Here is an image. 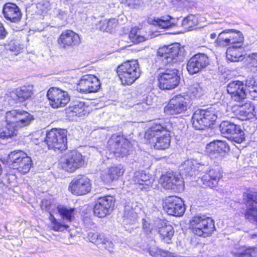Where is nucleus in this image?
Masks as SVG:
<instances>
[{"instance_id": "ea45409f", "label": "nucleus", "mask_w": 257, "mask_h": 257, "mask_svg": "<svg viewBox=\"0 0 257 257\" xmlns=\"http://www.w3.org/2000/svg\"><path fill=\"white\" fill-rule=\"evenodd\" d=\"M128 38L131 42L134 43H139L147 40L148 38L142 35L141 30L133 28L132 29L128 35Z\"/></svg>"}, {"instance_id": "09e8293b", "label": "nucleus", "mask_w": 257, "mask_h": 257, "mask_svg": "<svg viewBox=\"0 0 257 257\" xmlns=\"http://www.w3.org/2000/svg\"><path fill=\"white\" fill-rule=\"evenodd\" d=\"M195 17L193 15H190L184 19L182 21V25L186 28H191L193 25L196 23V21H194Z\"/></svg>"}, {"instance_id": "c756f323", "label": "nucleus", "mask_w": 257, "mask_h": 257, "mask_svg": "<svg viewBox=\"0 0 257 257\" xmlns=\"http://www.w3.org/2000/svg\"><path fill=\"white\" fill-rule=\"evenodd\" d=\"M3 12L5 18L12 22H18L21 19L22 14L20 10L15 4H6L3 8Z\"/></svg>"}, {"instance_id": "de8ad7c7", "label": "nucleus", "mask_w": 257, "mask_h": 257, "mask_svg": "<svg viewBox=\"0 0 257 257\" xmlns=\"http://www.w3.org/2000/svg\"><path fill=\"white\" fill-rule=\"evenodd\" d=\"M98 247L100 249H105L111 252L113 247V244L111 241L109 240L107 238L104 237L103 236L101 241L100 244L98 245Z\"/></svg>"}, {"instance_id": "58836bf2", "label": "nucleus", "mask_w": 257, "mask_h": 257, "mask_svg": "<svg viewBox=\"0 0 257 257\" xmlns=\"http://www.w3.org/2000/svg\"><path fill=\"white\" fill-rule=\"evenodd\" d=\"M150 254L154 257H181L174 253L163 250L158 247H151L149 249Z\"/></svg>"}, {"instance_id": "cd10ccee", "label": "nucleus", "mask_w": 257, "mask_h": 257, "mask_svg": "<svg viewBox=\"0 0 257 257\" xmlns=\"http://www.w3.org/2000/svg\"><path fill=\"white\" fill-rule=\"evenodd\" d=\"M153 180L151 175L145 171H139L134 173L132 181L137 187L143 190H146L152 186Z\"/></svg>"}, {"instance_id": "2eb2a0df", "label": "nucleus", "mask_w": 257, "mask_h": 257, "mask_svg": "<svg viewBox=\"0 0 257 257\" xmlns=\"http://www.w3.org/2000/svg\"><path fill=\"white\" fill-rule=\"evenodd\" d=\"M100 87V82L96 77L92 75H85L80 79L76 90L82 93H89L96 92Z\"/></svg>"}, {"instance_id": "13d9d810", "label": "nucleus", "mask_w": 257, "mask_h": 257, "mask_svg": "<svg viewBox=\"0 0 257 257\" xmlns=\"http://www.w3.org/2000/svg\"><path fill=\"white\" fill-rule=\"evenodd\" d=\"M97 28L100 30L108 32V27L107 26V20L101 21L97 25Z\"/></svg>"}, {"instance_id": "ddd939ff", "label": "nucleus", "mask_w": 257, "mask_h": 257, "mask_svg": "<svg viewBox=\"0 0 257 257\" xmlns=\"http://www.w3.org/2000/svg\"><path fill=\"white\" fill-rule=\"evenodd\" d=\"M50 105L54 108L65 106L69 101L68 92L58 87H51L47 92Z\"/></svg>"}, {"instance_id": "aec40b11", "label": "nucleus", "mask_w": 257, "mask_h": 257, "mask_svg": "<svg viewBox=\"0 0 257 257\" xmlns=\"http://www.w3.org/2000/svg\"><path fill=\"white\" fill-rule=\"evenodd\" d=\"M113 204V198L110 196L99 198L95 202L93 208L94 215L100 218L106 216Z\"/></svg>"}, {"instance_id": "4d7b16f0", "label": "nucleus", "mask_w": 257, "mask_h": 257, "mask_svg": "<svg viewBox=\"0 0 257 257\" xmlns=\"http://www.w3.org/2000/svg\"><path fill=\"white\" fill-rule=\"evenodd\" d=\"M126 3L131 8L136 9L141 5V0H126Z\"/></svg>"}, {"instance_id": "8fccbe9b", "label": "nucleus", "mask_w": 257, "mask_h": 257, "mask_svg": "<svg viewBox=\"0 0 257 257\" xmlns=\"http://www.w3.org/2000/svg\"><path fill=\"white\" fill-rule=\"evenodd\" d=\"M37 8L42 12H45L50 8V4L48 0H42L37 5Z\"/></svg>"}, {"instance_id": "603ef678", "label": "nucleus", "mask_w": 257, "mask_h": 257, "mask_svg": "<svg viewBox=\"0 0 257 257\" xmlns=\"http://www.w3.org/2000/svg\"><path fill=\"white\" fill-rule=\"evenodd\" d=\"M41 207L42 210L49 212L50 215L51 214H52L51 210L53 205L51 204L50 201L48 200H43L42 201Z\"/></svg>"}, {"instance_id": "79ce46f5", "label": "nucleus", "mask_w": 257, "mask_h": 257, "mask_svg": "<svg viewBox=\"0 0 257 257\" xmlns=\"http://www.w3.org/2000/svg\"><path fill=\"white\" fill-rule=\"evenodd\" d=\"M49 218L51 222V228L55 231H63L69 227L68 225L58 220L53 214H51Z\"/></svg>"}, {"instance_id": "393cba45", "label": "nucleus", "mask_w": 257, "mask_h": 257, "mask_svg": "<svg viewBox=\"0 0 257 257\" xmlns=\"http://www.w3.org/2000/svg\"><path fill=\"white\" fill-rule=\"evenodd\" d=\"M141 210L138 203L135 201L127 202L124 205L123 222L124 224H133L137 220L138 214Z\"/></svg>"}, {"instance_id": "4c0bfd02", "label": "nucleus", "mask_w": 257, "mask_h": 257, "mask_svg": "<svg viewBox=\"0 0 257 257\" xmlns=\"http://www.w3.org/2000/svg\"><path fill=\"white\" fill-rule=\"evenodd\" d=\"M230 40L231 46L242 47L243 37L240 32L230 29Z\"/></svg>"}, {"instance_id": "39448f33", "label": "nucleus", "mask_w": 257, "mask_h": 257, "mask_svg": "<svg viewBox=\"0 0 257 257\" xmlns=\"http://www.w3.org/2000/svg\"><path fill=\"white\" fill-rule=\"evenodd\" d=\"M117 73L122 84H132L140 76L141 71L137 60L122 63L117 67Z\"/></svg>"}, {"instance_id": "5701e85b", "label": "nucleus", "mask_w": 257, "mask_h": 257, "mask_svg": "<svg viewBox=\"0 0 257 257\" xmlns=\"http://www.w3.org/2000/svg\"><path fill=\"white\" fill-rule=\"evenodd\" d=\"M229 150V147L225 142L216 140L206 145L205 152L210 158L216 159L221 158Z\"/></svg>"}, {"instance_id": "052dcab7", "label": "nucleus", "mask_w": 257, "mask_h": 257, "mask_svg": "<svg viewBox=\"0 0 257 257\" xmlns=\"http://www.w3.org/2000/svg\"><path fill=\"white\" fill-rule=\"evenodd\" d=\"M7 34V33L3 25L0 23V39H3L5 38Z\"/></svg>"}, {"instance_id": "c9c22d12", "label": "nucleus", "mask_w": 257, "mask_h": 257, "mask_svg": "<svg viewBox=\"0 0 257 257\" xmlns=\"http://www.w3.org/2000/svg\"><path fill=\"white\" fill-rule=\"evenodd\" d=\"M238 125L229 121H223L220 124V131L221 133L226 138L232 134L233 132L238 130Z\"/></svg>"}, {"instance_id": "2f4dec72", "label": "nucleus", "mask_w": 257, "mask_h": 257, "mask_svg": "<svg viewBox=\"0 0 257 257\" xmlns=\"http://www.w3.org/2000/svg\"><path fill=\"white\" fill-rule=\"evenodd\" d=\"M149 23H152L153 25L158 26L160 29H168L175 26V19H173L170 16H163L161 18H154L148 20Z\"/></svg>"}, {"instance_id": "a211bd4d", "label": "nucleus", "mask_w": 257, "mask_h": 257, "mask_svg": "<svg viewBox=\"0 0 257 257\" xmlns=\"http://www.w3.org/2000/svg\"><path fill=\"white\" fill-rule=\"evenodd\" d=\"M226 90L231 99L235 101H242L246 98L247 91L242 81H231L227 84Z\"/></svg>"}, {"instance_id": "bb28decb", "label": "nucleus", "mask_w": 257, "mask_h": 257, "mask_svg": "<svg viewBox=\"0 0 257 257\" xmlns=\"http://www.w3.org/2000/svg\"><path fill=\"white\" fill-rule=\"evenodd\" d=\"M32 85H24L15 89L8 93V97L15 101L23 102L28 99L33 94Z\"/></svg>"}, {"instance_id": "412c9836", "label": "nucleus", "mask_w": 257, "mask_h": 257, "mask_svg": "<svg viewBox=\"0 0 257 257\" xmlns=\"http://www.w3.org/2000/svg\"><path fill=\"white\" fill-rule=\"evenodd\" d=\"M58 43L60 48L69 49L78 45L80 43V39L78 34L72 30H67L61 33Z\"/></svg>"}, {"instance_id": "e2e57ef3", "label": "nucleus", "mask_w": 257, "mask_h": 257, "mask_svg": "<svg viewBox=\"0 0 257 257\" xmlns=\"http://www.w3.org/2000/svg\"><path fill=\"white\" fill-rule=\"evenodd\" d=\"M210 38L212 40H215L216 41L217 37V34L215 33H212L210 35Z\"/></svg>"}, {"instance_id": "e433bc0d", "label": "nucleus", "mask_w": 257, "mask_h": 257, "mask_svg": "<svg viewBox=\"0 0 257 257\" xmlns=\"http://www.w3.org/2000/svg\"><path fill=\"white\" fill-rule=\"evenodd\" d=\"M215 44L216 46L220 47L230 45V29H226L219 33Z\"/></svg>"}, {"instance_id": "680f3d73", "label": "nucleus", "mask_w": 257, "mask_h": 257, "mask_svg": "<svg viewBox=\"0 0 257 257\" xmlns=\"http://www.w3.org/2000/svg\"><path fill=\"white\" fill-rule=\"evenodd\" d=\"M248 91L251 96L253 97H257V87H250Z\"/></svg>"}, {"instance_id": "a19ab883", "label": "nucleus", "mask_w": 257, "mask_h": 257, "mask_svg": "<svg viewBox=\"0 0 257 257\" xmlns=\"http://www.w3.org/2000/svg\"><path fill=\"white\" fill-rule=\"evenodd\" d=\"M58 211L62 218L68 222H71L74 217V209L60 206L57 207Z\"/></svg>"}, {"instance_id": "20e7f679", "label": "nucleus", "mask_w": 257, "mask_h": 257, "mask_svg": "<svg viewBox=\"0 0 257 257\" xmlns=\"http://www.w3.org/2000/svg\"><path fill=\"white\" fill-rule=\"evenodd\" d=\"M189 224L192 232L199 236H208L215 228L213 220L204 215L198 214L192 217Z\"/></svg>"}, {"instance_id": "6ab92c4d", "label": "nucleus", "mask_w": 257, "mask_h": 257, "mask_svg": "<svg viewBox=\"0 0 257 257\" xmlns=\"http://www.w3.org/2000/svg\"><path fill=\"white\" fill-rule=\"evenodd\" d=\"M208 169V166L205 165L203 169L205 170L201 171L205 174L203 176L200 174L198 178L205 186L213 188L217 185L218 181L222 177L221 171L219 168L212 169L209 171Z\"/></svg>"}, {"instance_id": "5fc2aeb1", "label": "nucleus", "mask_w": 257, "mask_h": 257, "mask_svg": "<svg viewBox=\"0 0 257 257\" xmlns=\"http://www.w3.org/2000/svg\"><path fill=\"white\" fill-rule=\"evenodd\" d=\"M246 87H248V88L252 87H257V78H255L253 77H248L246 80L245 84H244Z\"/></svg>"}, {"instance_id": "1a4fd4ad", "label": "nucleus", "mask_w": 257, "mask_h": 257, "mask_svg": "<svg viewBox=\"0 0 257 257\" xmlns=\"http://www.w3.org/2000/svg\"><path fill=\"white\" fill-rule=\"evenodd\" d=\"M67 131L54 128L47 133L45 142L50 149L64 150L67 148Z\"/></svg>"}, {"instance_id": "4468645a", "label": "nucleus", "mask_w": 257, "mask_h": 257, "mask_svg": "<svg viewBox=\"0 0 257 257\" xmlns=\"http://www.w3.org/2000/svg\"><path fill=\"white\" fill-rule=\"evenodd\" d=\"M157 53L160 60L166 65L176 60V58L181 55V50L179 44L175 43L160 48Z\"/></svg>"}, {"instance_id": "a878e982", "label": "nucleus", "mask_w": 257, "mask_h": 257, "mask_svg": "<svg viewBox=\"0 0 257 257\" xmlns=\"http://www.w3.org/2000/svg\"><path fill=\"white\" fill-rule=\"evenodd\" d=\"M160 182L164 188L175 191H179L183 184L182 179L174 173H168L162 175Z\"/></svg>"}, {"instance_id": "b1692460", "label": "nucleus", "mask_w": 257, "mask_h": 257, "mask_svg": "<svg viewBox=\"0 0 257 257\" xmlns=\"http://www.w3.org/2000/svg\"><path fill=\"white\" fill-rule=\"evenodd\" d=\"M205 164L198 163L196 160L189 159L185 161L180 168V175L184 176L198 175L204 171Z\"/></svg>"}, {"instance_id": "6e6d98bb", "label": "nucleus", "mask_w": 257, "mask_h": 257, "mask_svg": "<svg viewBox=\"0 0 257 257\" xmlns=\"http://www.w3.org/2000/svg\"><path fill=\"white\" fill-rule=\"evenodd\" d=\"M143 228L147 234L151 232L153 230V225L148 223L146 219H143Z\"/></svg>"}, {"instance_id": "f704fd0d", "label": "nucleus", "mask_w": 257, "mask_h": 257, "mask_svg": "<svg viewBox=\"0 0 257 257\" xmlns=\"http://www.w3.org/2000/svg\"><path fill=\"white\" fill-rule=\"evenodd\" d=\"M242 48L230 46L226 50V58L231 62H237L242 59Z\"/></svg>"}, {"instance_id": "7ed1b4c3", "label": "nucleus", "mask_w": 257, "mask_h": 257, "mask_svg": "<svg viewBox=\"0 0 257 257\" xmlns=\"http://www.w3.org/2000/svg\"><path fill=\"white\" fill-rule=\"evenodd\" d=\"M218 116H220V114L216 105L206 109H197L192 117L193 126L196 130H204L209 127Z\"/></svg>"}, {"instance_id": "4be33fe9", "label": "nucleus", "mask_w": 257, "mask_h": 257, "mask_svg": "<svg viewBox=\"0 0 257 257\" xmlns=\"http://www.w3.org/2000/svg\"><path fill=\"white\" fill-rule=\"evenodd\" d=\"M243 197L247 206L245 217L249 221L257 224V193H244Z\"/></svg>"}, {"instance_id": "f3484780", "label": "nucleus", "mask_w": 257, "mask_h": 257, "mask_svg": "<svg viewBox=\"0 0 257 257\" xmlns=\"http://www.w3.org/2000/svg\"><path fill=\"white\" fill-rule=\"evenodd\" d=\"M209 63V58L206 55L198 53L189 59L187 63V69L189 74H194L205 68Z\"/></svg>"}, {"instance_id": "7c9ffc66", "label": "nucleus", "mask_w": 257, "mask_h": 257, "mask_svg": "<svg viewBox=\"0 0 257 257\" xmlns=\"http://www.w3.org/2000/svg\"><path fill=\"white\" fill-rule=\"evenodd\" d=\"M231 253L234 257H255L257 256V248L235 245Z\"/></svg>"}, {"instance_id": "423d86ee", "label": "nucleus", "mask_w": 257, "mask_h": 257, "mask_svg": "<svg viewBox=\"0 0 257 257\" xmlns=\"http://www.w3.org/2000/svg\"><path fill=\"white\" fill-rule=\"evenodd\" d=\"M7 163L22 174L28 173L32 164L31 158L21 150L11 152L8 155Z\"/></svg>"}, {"instance_id": "0eeeda50", "label": "nucleus", "mask_w": 257, "mask_h": 257, "mask_svg": "<svg viewBox=\"0 0 257 257\" xmlns=\"http://www.w3.org/2000/svg\"><path fill=\"white\" fill-rule=\"evenodd\" d=\"M107 148L115 157H124L133 152L130 141L120 136L112 135L107 142Z\"/></svg>"}, {"instance_id": "69168bd1", "label": "nucleus", "mask_w": 257, "mask_h": 257, "mask_svg": "<svg viewBox=\"0 0 257 257\" xmlns=\"http://www.w3.org/2000/svg\"><path fill=\"white\" fill-rule=\"evenodd\" d=\"M214 29H216V30H221L222 29V28H220L218 29L217 27H214Z\"/></svg>"}, {"instance_id": "72a5a7b5", "label": "nucleus", "mask_w": 257, "mask_h": 257, "mask_svg": "<svg viewBox=\"0 0 257 257\" xmlns=\"http://www.w3.org/2000/svg\"><path fill=\"white\" fill-rule=\"evenodd\" d=\"M88 107L82 101H76L69 107V111L73 116H81L88 114Z\"/></svg>"}, {"instance_id": "9b49d317", "label": "nucleus", "mask_w": 257, "mask_h": 257, "mask_svg": "<svg viewBox=\"0 0 257 257\" xmlns=\"http://www.w3.org/2000/svg\"><path fill=\"white\" fill-rule=\"evenodd\" d=\"M84 161L81 154L77 151H71L65 154L59 162L60 166L68 172H74L83 166Z\"/></svg>"}, {"instance_id": "a18cd8bd", "label": "nucleus", "mask_w": 257, "mask_h": 257, "mask_svg": "<svg viewBox=\"0 0 257 257\" xmlns=\"http://www.w3.org/2000/svg\"><path fill=\"white\" fill-rule=\"evenodd\" d=\"M238 130L235 132H233L229 138L228 139L233 141L237 144L241 143L245 139L244 134L243 132L240 129V126H238Z\"/></svg>"}, {"instance_id": "c85d7f7f", "label": "nucleus", "mask_w": 257, "mask_h": 257, "mask_svg": "<svg viewBox=\"0 0 257 257\" xmlns=\"http://www.w3.org/2000/svg\"><path fill=\"white\" fill-rule=\"evenodd\" d=\"M156 225L162 240L166 243H170L174 233L173 226L162 219L157 220Z\"/></svg>"}, {"instance_id": "f03ea898", "label": "nucleus", "mask_w": 257, "mask_h": 257, "mask_svg": "<svg viewBox=\"0 0 257 257\" xmlns=\"http://www.w3.org/2000/svg\"><path fill=\"white\" fill-rule=\"evenodd\" d=\"M145 138L155 148L165 150L170 144L169 131L167 126L154 124L146 132Z\"/></svg>"}, {"instance_id": "bf43d9fd", "label": "nucleus", "mask_w": 257, "mask_h": 257, "mask_svg": "<svg viewBox=\"0 0 257 257\" xmlns=\"http://www.w3.org/2000/svg\"><path fill=\"white\" fill-rule=\"evenodd\" d=\"M10 50L11 51L14 52L15 55H17L20 52L21 47L19 45H11Z\"/></svg>"}, {"instance_id": "37998d69", "label": "nucleus", "mask_w": 257, "mask_h": 257, "mask_svg": "<svg viewBox=\"0 0 257 257\" xmlns=\"http://www.w3.org/2000/svg\"><path fill=\"white\" fill-rule=\"evenodd\" d=\"M141 102L137 104L136 108L140 109V110H145L149 108V106L153 104V98L151 95H144L143 96Z\"/></svg>"}, {"instance_id": "49530a36", "label": "nucleus", "mask_w": 257, "mask_h": 257, "mask_svg": "<svg viewBox=\"0 0 257 257\" xmlns=\"http://www.w3.org/2000/svg\"><path fill=\"white\" fill-rule=\"evenodd\" d=\"M247 67L254 73L257 74V53H253L248 56Z\"/></svg>"}, {"instance_id": "f257e3e1", "label": "nucleus", "mask_w": 257, "mask_h": 257, "mask_svg": "<svg viewBox=\"0 0 257 257\" xmlns=\"http://www.w3.org/2000/svg\"><path fill=\"white\" fill-rule=\"evenodd\" d=\"M7 125L0 130V138L8 139L17 135L18 130L30 124L34 118L27 111L21 109H13L5 115Z\"/></svg>"}, {"instance_id": "473e14b6", "label": "nucleus", "mask_w": 257, "mask_h": 257, "mask_svg": "<svg viewBox=\"0 0 257 257\" xmlns=\"http://www.w3.org/2000/svg\"><path fill=\"white\" fill-rule=\"evenodd\" d=\"M124 169L121 165L112 166L108 169L107 174L105 176L102 175V178L107 182L112 181L122 176L124 173Z\"/></svg>"}, {"instance_id": "9d476101", "label": "nucleus", "mask_w": 257, "mask_h": 257, "mask_svg": "<svg viewBox=\"0 0 257 257\" xmlns=\"http://www.w3.org/2000/svg\"><path fill=\"white\" fill-rule=\"evenodd\" d=\"M159 87L163 90H170L177 87L180 82L178 71L175 68H167L160 72L158 77Z\"/></svg>"}, {"instance_id": "f8f14e48", "label": "nucleus", "mask_w": 257, "mask_h": 257, "mask_svg": "<svg viewBox=\"0 0 257 257\" xmlns=\"http://www.w3.org/2000/svg\"><path fill=\"white\" fill-rule=\"evenodd\" d=\"M163 208L168 214L175 216L183 215L185 211L183 200L176 196L166 198L163 202Z\"/></svg>"}, {"instance_id": "0e129e2a", "label": "nucleus", "mask_w": 257, "mask_h": 257, "mask_svg": "<svg viewBox=\"0 0 257 257\" xmlns=\"http://www.w3.org/2000/svg\"><path fill=\"white\" fill-rule=\"evenodd\" d=\"M249 236L251 239L254 240V241L257 242V233L249 234Z\"/></svg>"}, {"instance_id": "dca6fc26", "label": "nucleus", "mask_w": 257, "mask_h": 257, "mask_svg": "<svg viewBox=\"0 0 257 257\" xmlns=\"http://www.w3.org/2000/svg\"><path fill=\"white\" fill-rule=\"evenodd\" d=\"M90 180L85 176H78L70 183L69 189L75 195H82L87 194L91 190Z\"/></svg>"}, {"instance_id": "6e6552de", "label": "nucleus", "mask_w": 257, "mask_h": 257, "mask_svg": "<svg viewBox=\"0 0 257 257\" xmlns=\"http://www.w3.org/2000/svg\"><path fill=\"white\" fill-rule=\"evenodd\" d=\"M191 105L190 98L188 94L174 96L164 107L167 115L178 114L185 112Z\"/></svg>"}, {"instance_id": "3c124183", "label": "nucleus", "mask_w": 257, "mask_h": 257, "mask_svg": "<svg viewBox=\"0 0 257 257\" xmlns=\"http://www.w3.org/2000/svg\"><path fill=\"white\" fill-rule=\"evenodd\" d=\"M103 235H98L96 233H90L88 235L90 241L95 244L97 246L100 244V241Z\"/></svg>"}, {"instance_id": "c03bdc74", "label": "nucleus", "mask_w": 257, "mask_h": 257, "mask_svg": "<svg viewBox=\"0 0 257 257\" xmlns=\"http://www.w3.org/2000/svg\"><path fill=\"white\" fill-rule=\"evenodd\" d=\"M188 94L190 99L192 97L198 98L200 97L203 93V90L199 84L196 83L191 85L189 89Z\"/></svg>"}, {"instance_id": "864d4df0", "label": "nucleus", "mask_w": 257, "mask_h": 257, "mask_svg": "<svg viewBox=\"0 0 257 257\" xmlns=\"http://www.w3.org/2000/svg\"><path fill=\"white\" fill-rule=\"evenodd\" d=\"M118 22L115 19H110L107 20V26L108 27V32L111 33L117 26Z\"/></svg>"}]
</instances>
